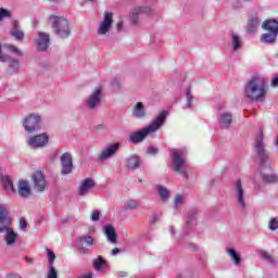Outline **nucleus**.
<instances>
[{
  "mask_svg": "<svg viewBox=\"0 0 278 278\" xmlns=\"http://www.w3.org/2000/svg\"><path fill=\"white\" fill-rule=\"evenodd\" d=\"M266 80L262 76H253L244 86V97L249 101L264 103L266 101Z\"/></svg>",
  "mask_w": 278,
  "mask_h": 278,
  "instance_id": "obj_1",
  "label": "nucleus"
},
{
  "mask_svg": "<svg viewBox=\"0 0 278 278\" xmlns=\"http://www.w3.org/2000/svg\"><path fill=\"white\" fill-rule=\"evenodd\" d=\"M166 116H168V111H162L159 114V116L154 121H152V123L148 127L137 132L130 134L129 141L132 142L134 144L142 142V140H144V138H147L149 134L157 131V129H160V127H162L164 123H166Z\"/></svg>",
  "mask_w": 278,
  "mask_h": 278,
  "instance_id": "obj_2",
  "label": "nucleus"
},
{
  "mask_svg": "<svg viewBox=\"0 0 278 278\" xmlns=\"http://www.w3.org/2000/svg\"><path fill=\"white\" fill-rule=\"evenodd\" d=\"M49 23L54 34L60 38H68L71 36V26L68 25V20L64 16L50 15Z\"/></svg>",
  "mask_w": 278,
  "mask_h": 278,
  "instance_id": "obj_3",
  "label": "nucleus"
},
{
  "mask_svg": "<svg viewBox=\"0 0 278 278\" xmlns=\"http://www.w3.org/2000/svg\"><path fill=\"white\" fill-rule=\"evenodd\" d=\"M263 29L265 33L261 36V42H264L265 45H270L273 42H276L277 36H278V22L277 20H267L263 23Z\"/></svg>",
  "mask_w": 278,
  "mask_h": 278,
  "instance_id": "obj_4",
  "label": "nucleus"
},
{
  "mask_svg": "<svg viewBox=\"0 0 278 278\" xmlns=\"http://www.w3.org/2000/svg\"><path fill=\"white\" fill-rule=\"evenodd\" d=\"M254 149L257 153L262 166H270V159L266 153V143L264 142V132L261 130L254 139Z\"/></svg>",
  "mask_w": 278,
  "mask_h": 278,
  "instance_id": "obj_5",
  "label": "nucleus"
},
{
  "mask_svg": "<svg viewBox=\"0 0 278 278\" xmlns=\"http://www.w3.org/2000/svg\"><path fill=\"white\" fill-rule=\"evenodd\" d=\"M42 125V115L38 113H30L24 117L23 127L27 134H36L40 131Z\"/></svg>",
  "mask_w": 278,
  "mask_h": 278,
  "instance_id": "obj_6",
  "label": "nucleus"
},
{
  "mask_svg": "<svg viewBox=\"0 0 278 278\" xmlns=\"http://www.w3.org/2000/svg\"><path fill=\"white\" fill-rule=\"evenodd\" d=\"M103 101V86L96 87L85 101V106L92 112L101 106Z\"/></svg>",
  "mask_w": 278,
  "mask_h": 278,
  "instance_id": "obj_7",
  "label": "nucleus"
},
{
  "mask_svg": "<svg viewBox=\"0 0 278 278\" xmlns=\"http://www.w3.org/2000/svg\"><path fill=\"white\" fill-rule=\"evenodd\" d=\"M172 162L176 173L188 177V173L186 172V155L182 150H174L172 152Z\"/></svg>",
  "mask_w": 278,
  "mask_h": 278,
  "instance_id": "obj_8",
  "label": "nucleus"
},
{
  "mask_svg": "<svg viewBox=\"0 0 278 278\" xmlns=\"http://www.w3.org/2000/svg\"><path fill=\"white\" fill-rule=\"evenodd\" d=\"M114 24V13L105 11L102 21L97 29L98 36H110L112 25Z\"/></svg>",
  "mask_w": 278,
  "mask_h": 278,
  "instance_id": "obj_9",
  "label": "nucleus"
},
{
  "mask_svg": "<svg viewBox=\"0 0 278 278\" xmlns=\"http://www.w3.org/2000/svg\"><path fill=\"white\" fill-rule=\"evenodd\" d=\"M26 144L30 149H45V147L49 144V135L47 132H42L30 136L26 139Z\"/></svg>",
  "mask_w": 278,
  "mask_h": 278,
  "instance_id": "obj_10",
  "label": "nucleus"
},
{
  "mask_svg": "<svg viewBox=\"0 0 278 278\" xmlns=\"http://www.w3.org/2000/svg\"><path fill=\"white\" fill-rule=\"evenodd\" d=\"M0 62L8 63L7 73H9V75H16V73L21 71V62L18 61V59H15L12 56H3V54H1V45H0Z\"/></svg>",
  "mask_w": 278,
  "mask_h": 278,
  "instance_id": "obj_11",
  "label": "nucleus"
},
{
  "mask_svg": "<svg viewBox=\"0 0 278 278\" xmlns=\"http://www.w3.org/2000/svg\"><path fill=\"white\" fill-rule=\"evenodd\" d=\"M121 142H115L106 146L101 153L98 155L99 162H105V160H110V157H114L116 153H118V149H121Z\"/></svg>",
  "mask_w": 278,
  "mask_h": 278,
  "instance_id": "obj_12",
  "label": "nucleus"
},
{
  "mask_svg": "<svg viewBox=\"0 0 278 278\" xmlns=\"http://www.w3.org/2000/svg\"><path fill=\"white\" fill-rule=\"evenodd\" d=\"M33 188L37 192H45L47 190V178L42 172L38 170L31 175Z\"/></svg>",
  "mask_w": 278,
  "mask_h": 278,
  "instance_id": "obj_13",
  "label": "nucleus"
},
{
  "mask_svg": "<svg viewBox=\"0 0 278 278\" xmlns=\"http://www.w3.org/2000/svg\"><path fill=\"white\" fill-rule=\"evenodd\" d=\"M94 239L91 236H81L77 239V248L83 255H88L90 253V249L88 247H93Z\"/></svg>",
  "mask_w": 278,
  "mask_h": 278,
  "instance_id": "obj_14",
  "label": "nucleus"
},
{
  "mask_svg": "<svg viewBox=\"0 0 278 278\" xmlns=\"http://www.w3.org/2000/svg\"><path fill=\"white\" fill-rule=\"evenodd\" d=\"M235 197L238 205L241 210L247 208V200H244V187H242V180L238 179L235 181Z\"/></svg>",
  "mask_w": 278,
  "mask_h": 278,
  "instance_id": "obj_15",
  "label": "nucleus"
},
{
  "mask_svg": "<svg viewBox=\"0 0 278 278\" xmlns=\"http://www.w3.org/2000/svg\"><path fill=\"white\" fill-rule=\"evenodd\" d=\"M12 225V217L8 212V207L3 204L0 205V233H3Z\"/></svg>",
  "mask_w": 278,
  "mask_h": 278,
  "instance_id": "obj_16",
  "label": "nucleus"
},
{
  "mask_svg": "<svg viewBox=\"0 0 278 278\" xmlns=\"http://www.w3.org/2000/svg\"><path fill=\"white\" fill-rule=\"evenodd\" d=\"M73 173V155L65 152L61 155V174L71 175Z\"/></svg>",
  "mask_w": 278,
  "mask_h": 278,
  "instance_id": "obj_17",
  "label": "nucleus"
},
{
  "mask_svg": "<svg viewBox=\"0 0 278 278\" xmlns=\"http://www.w3.org/2000/svg\"><path fill=\"white\" fill-rule=\"evenodd\" d=\"M51 39L47 33H38V38L35 39L36 47L38 51H47Z\"/></svg>",
  "mask_w": 278,
  "mask_h": 278,
  "instance_id": "obj_18",
  "label": "nucleus"
},
{
  "mask_svg": "<svg viewBox=\"0 0 278 278\" xmlns=\"http://www.w3.org/2000/svg\"><path fill=\"white\" fill-rule=\"evenodd\" d=\"M17 193L22 199L31 197V186H29V181L20 180L17 185Z\"/></svg>",
  "mask_w": 278,
  "mask_h": 278,
  "instance_id": "obj_19",
  "label": "nucleus"
},
{
  "mask_svg": "<svg viewBox=\"0 0 278 278\" xmlns=\"http://www.w3.org/2000/svg\"><path fill=\"white\" fill-rule=\"evenodd\" d=\"M3 233L7 247H14L16 244V240H18V233L10 226L3 231Z\"/></svg>",
  "mask_w": 278,
  "mask_h": 278,
  "instance_id": "obj_20",
  "label": "nucleus"
},
{
  "mask_svg": "<svg viewBox=\"0 0 278 278\" xmlns=\"http://www.w3.org/2000/svg\"><path fill=\"white\" fill-rule=\"evenodd\" d=\"M151 9L149 7H137L130 12V21L132 25H138V16L140 14H149Z\"/></svg>",
  "mask_w": 278,
  "mask_h": 278,
  "instance_id": "obj_21",
  "label": "nucleus"
},
{
  "mask_svg": "<svg viewBox=\"0 0 278 278\" xmlns=\"http://www.w3.org/2000/svg\"><path fill=\"white\" fill-rule=\"evenodd\" d=\"M94 186V180H92L91 178H86L85 180H83L78 189L79 197H86V194H88V192H90V190H92Z\"/></svg>",
  "mask_w": 278,
  "mask_h": 278,
  "instance_id": "obj_22",
  "label": "nucleus"
},
{
  "mask_svg": "<svg viewBox=\"0 0 278 278\" xmlns=\"http://www.w3.org/2000/svg\"><path fill=\"white\" fill-rule=\"evenodd\" d=\"M10 34L18 42H23V40L25 38V33L21 29V25L16 21L12 22V27H11Z\"/></svg>",
  "mask_w": 278,
  "mask_h": 278,
  "instance_id": "obj_23",
  "label": "nucleus"
},
{
  "mask_svg": "<svg viewBox=\"0 0 278 278\" xmlns=\"http://www.w3.org/2000/svg\"><path fill=\"white\" fill-rule=\"evenodd\" d=\"M131 114L134 118H144L147 116V109L144 108V103L137 102L131 110Z\"/></svg>",
  "mask_w": 278,
  "mask_h": 278,
  "instance_id": "obj_24",
  "label": "nucleus"
},
{
  "mask_svg": "<svg viewBox=\"0 0 278 278\" xmlns=\"http://www.w3.org/2000/svg\"><path fill=\"white\" fill-rule=\"evenodd\" d=\"M233 121V115L229 112L223 113L219 118V125L222 129H229Z\"/></svg>",
  "mask_w": 278,
  "mask_h": 278,
  "instance_id": "obj_25",
  "label": "nucleus"
},
{
  "mask_svg": "<svg viewBox=\"0 0 278 278\" xmlns=\"http://www.w3.org/2000/svg\"><path fill=\"white\" fill-rule=\"evenodd\" d=\"M125 167L136 170L140 168V157L138 155H130L125 161Z\"/></svg>",
  "mask_w": 278,
  "mask_h": 278,
  "instance_id": "obj_26",
  "label": "nucleus"
},
{
  "mask_svg": "<svg viewBox=\"0 0 278 278\" xmlns=\"http://www.w3.org/2000/svg\"><path fill=\"white\" fill-rule=\"evenodd\" d=\"M0 179L4 190H8L10 192H16V189H14V182L12 181V177H10L9 175H1Z\"/></svg>",
  "mask_w": 278,
  "mask_h": 278,
  "instance_id": "obj_27",
  "label": "nucleus"
},
{
  "mask_svg": "<svg viewBox=\"0 0 278 278\" xmlns=\"http://www.w3.org/2000/svg\"><path fill=\"white\" fill-rule=\"evenodd\" d=\"M226 253L229 255L235 266H240L242 264V257H240V254L238 253V251H236V249H227Z\"/></svg>",
  "mask_w": 278,
  "mask_h": 278,
  "instance_id": "obj_28",
  "label": "nucleus"
},
{
  "mask_svg": "<svg viewBox=\"0 0 278 278\" xmlns=\"http://www.w3.org/2000/svg\"><path fill=\"white\" fill-rule=\"evenodd\" d=\"M230 40L233 51H240L242 49V37L236 33H231Z\"/></svg>",
  "mask_w": 278,
  "mask_h": 278,
  "instance_id": "obj_29",
  "label": "nucleus"
},
{
  "mask_svg": "<svg viewBox=\"0 0 278 278\" xmlns=\"http://www.w3.org/2000/svg\"><path fill=\"white\" fill-rule=\"evenodd\" d=\"M104 233L109 242H112V244H116V229H114V227L110 225L104 226Z\"/></svg>",
  "mask_w": 278,
  "mask_h": 278,
  "instance_id": "obj_30",
  "label": "nucleus"
},
{
  "mask_svg": "<svg viewBox=\"0 0 278 278\" xmlns=\"http://www.w3.org/2000/svg\"><path fill=\"white\" fill-rule=\"evenodd\" d=\"M260 23H262L260 17H252L248 23V31L250 34H255V31H257V27H260Z\"/></svg>",
  "mask_w": 278,
  "mask_h": 278,
  "instance_id": "obj_31",
  "label": "nucleus"
},
{
  "mask_svg": "<svg viewBox=\"0 0 278 278\" xmlns=\"http://www.w3.org/2000/svg\"><path fill=\"white\" fill-rule=\"evenodd\" d=\"M262 179L265 184H278V175L277 174H261Z\"/></svg>",
  "mask_w": 278,
  "mask_h": 278,
  "instance_id": "obj_32",
  "label": "nucleus"
},
{
  "mask_svg": "<svg viewBox=\"0 0 278 278\" xmlns=\"http://www.w3.org/2000/svg\"><path fill=\"white\" fill-rule=\"evenodd\" d=\"M257 253L262 257V260H265V262H267V264H276L277 261L275 260V257H273V255H270V253L264 250H258Z\"/></svg>",
  "mask_w": 278,
  "mask_h": 278,
  "instance_id": "obj_33",
  "label": "nucleus"
},
{
  "mask_svg": "<svg viewBox=\"0 0 278 278\" xmlns=\"http://www.w3.org/2000/svg\"><path fill=\"white\" fill-rule=\"evenodd\" d=\"M105 266H108V261H105L103 256H98L93 260V267L96 270H101V268H105Z\"/></svg>",
  "mask_w": 278,
  "mask_h": 278,
  "instance_id": "obj_34",
  "label": "nucleus"
},
{
  "mask_svg": "<svg viewBox=\"0 0 278 278\" xmlns=\"http://www.w3.org/2000/svg\"><path fill=\"white\" fill-rule=\"evenodd\" d=\"M5 18H12V12L7 9L0 8V23H3Z\"/></svg>",
  "mask_w": 278,
  "mask_h": 278,
  "instance_id": "obj_35",
  "label": "nucleus"
},
{
  "mask_svg": "<svg viewBox=\"0 0 278 278\" xmlns=\"http://www.w3.org/2000/svg\"><path fill=\"white\" fill-rule=\"evenodd\" d=\"M126 210H138V201L136 200H127L125 203H124Z\"/></svg>",
  "mask_w": 278,
  "mask_h": 278,
  "instance_id": "obj_36",
  "label": "nucleus"
},
{
  "mask_svg": "<svg viewBox=\"0 0 278 278\" xmlns=\"http://www.w3.org/2000/svg\"><path fill=\"white\" fill-rule=\"evenodd\" d=\"M47 278H58V269L53 265H49L47 271Z\"/></svg>",
  "mask_w": 278,
  "mask_h": 278,
  "instance_id": "obj_37",
  "label": "nucleus"
},
{
  "mask_svg": "<svg viewBox=\"0 0 278 278\" xmlns=\"http://www.w3.org/2000/svg\"><path fill=\"white\" fill-rule=\"evenodd\" d=\"M46 251H47L49 266H53V262H55V253L50 249H47Z\"/></svg>",
  "mask_w": 278,
  "mask_h": 278,
  "instance_id": "obj_38",
  "label": "nucleus"
},
{
  "mask_svg": "<svg viewBox=\"0 0 278 278\" xmlns=\"http://www.w3.org/2000/svg\"><path fill=\"white\" fill-rule=\"evenodd\" d=\"M111 86H112L114 92H118V90H121V80L118 78H114L111 81Z\"/></svg>",
  "mask_w": 278,
  "mask_h": 278,
  "instance_id": "obj_39",
  "label": "nucleus"
},
{
  "mask_svg": "<svg viewBox=\"0 0 278 278\" xmlns=\"http://www.w3.org/2000/svg\"><path fill=\"white\" fill-rule=\"evenodd\" d=\"M159 194H160L161 199H163V201H166V199H168V189H166L164 187H160Z\"/></svg>",
  "mask_w": 278,
  "mask_h": 278,
  "instance_id": "obj_40",
  "label": "nucleus"
},
{
  "mask_svg": "<svg viewBox=\"0 0 278 278\" xmlns=\"http://www.w3.org/2000/svg\"><path fill=\"white\" fill-rule=\"evenodd\" d=\"M7 48L9 49V51L14 53L15 55H18V56L23 55V52L16 46L8 45Z\"/></svg>",
  "mask_w": 278,
  "mask_h": 278,
  "instance_id": "obj_41",
  "label": "nucleus"
},
{
  "mask_svg": "<svg viewBox=\"0 0 278 278\" xmlns=\"http://www.w3.org/2000/svg\"><path fill=\"white\" fill-rule=\"evenodd\" d=\"M268 227H269L270 231H277V229H278V219L277 218H271L269 220Z\"/></svg>",
  "mask_w": 278,
  "mask_h": 278,
  "instance_id": "obj_42",
  "label": "nucleus"
},
{
  "mask_svg": "<svg viewBox=\"0 0 278 278\" xmlns=\"http://www.w3.org/2000/svg\"><path fill=\"white\" fill-rule=\"evenodd\" d=\"M186 97H187V108L192 106V89H187L186 91Z\"/></svg>",
  "mask_w": 278,
  "mask_h": 278,
  "instance_id": "obj_43",
  "label": "nucleus"
},
{
  "mask_svg": "<svg viewBox=\"0 0 278 278\" xmlns=\"http://www.w3.org/2000/svg\"><path fill=\"white\" fill-rule=\"evenodd\" d=\"M149 223L150 225H155V223H160V215H157V213H152Z\"/></svg>",
  "mask_w": 278,
  "mask_h": 278,
  "instance_id": "obj_44",
  "label": "nucleus"
},
{
  "mask_svg": "<svg viewBox=\"0 0 278 278\" xmlns=\"http://www.w3.org/2000/svg\"><path fill=\"white\" fill-rule=\"evenodd\" d=\"M99 218H101V212L93 211L91 214V220L97 222V220H99Z\"/></svg>",
  "mask_w": 278,
  "mask_h": 278,
  "instance_id": "obj_45",
  "label": "nucleus"
},
{
  "mask_svg": "<svg viewBox=\"0 0 278 278\" xmlns=\"http://www.w3.org/2000/svg\"><path fill=\"white\" fill-rule=\"evenodd\" d=\"M181 203H184V198L181 195H176V198H175V205H176V207L178 205H181Z\"/></svg>",
  "mask_w": 278,
  "mask_h": 278,
  "instance_id": "obj_46",
  "label": "nucleus"
},
{
  "mask_svg": "<svg viewBox=\"0 0 278 278\" xmlns=\"http://www.w3.org/2000/svg\"><path fill=\"white\" fill-rule=\"evenodd\" d=\"M20 228L27 229V220L25 218L20 219Z\"/></svg>",
  "mask_w": 278,
  "mask_h": 278,
  "instance_id": "obj_47",
  "label": "nucleus"
},
{
  "mask_svg": "<svg viewBox=\"0 0 278 278\" xmlns=\"http://www.w3.org/2000/svg\"><path fill=\"white\" fill-rule=\"evenodd\" d=\"M148 153H149L150 155H157V148H155V147L149 148V149H148Z\"/></svg>",
  "mask_w": 278,
  "mask_h": 278,
  "instance_id": "obj_48",
  "label": "nucleus"
},
{
  "mask_svg": "<svg viewBox=\"0 0 278 278\" xmlns=\"http://www.w3.org/2000/svg\"><path fill=\"white\" fill-rule=\"evenodd\" d=\"M271 86H273V88H277V86H278V75H276V76L271 79Z\"/></svg>",
  "mask_w": 278,
  "mask_h": 278,
  "instance_id": "obj_49",
  "label": "nucleus"
},
{
  "mask_svg": "<svg viewBox=\"0 0 278 278\" xmlns=\"http://www.w3.org/2000/svg\"><path fill=\"white\" fill-rule=\"evenodd\" d=\"M121 253V249L114 248L111 252V255H118Z\"/></svg>",
  "mask_w": 278,
  "mask_h": 278,
  "instance_id": "obj_50",
  "label": "nucleus"
},
{
  "mask_svg": "<svg viewBox=\"0 0 278 278\" xmlns=\"http://www.w3.org/2000/svg\"><path fill=\"white\" fill-rule=\"evenodd\" d=\"M116 27H117V31H122L123 30V22H118Z\"/></svg>",
  "mask_w": 278,
  "mask_h": 278,
  "instance_id": "obj_51",
  "label": "nucleus"
},
{
  "mask_svg": "<svg viewBox=\"0 0 278 278\" xmlns=\"http://www.w3.org/2000/svg\"><path fill=\"white\" fill-rule=\"evenodd\" d=\"M25 260H26L27 264H34V258L26 256Z\"/></svg>",
  "mask_w": 278,
  "mask_h": 278,
  "instance_id": "obj_52",
  "label": "nucleus"
},
{
  "mask_svg": "<svg viewBox=\"0 0 278 278\" xmlns=\"http://www.w3.org/2000/svg\"><path fill=\"white\" fill-rule=\"evenodd\" d=\"M78 278H92V273L86 274V275L80 276Z\"/></svg>",
  "mask_w": 278,
  "mask_h": 278,
  "instance_id": "obj_53",
  "label": "nucleus"
},
{
  "mask_svg": "<svg viewBox=\"0 0 278 278\" xmlns=\"http://www.w3.org/2000/svg\"><path fill=\"white\" fill-rule=\"evenodd\" d=\"M233 8H242V3H240V1H237L233 3Z\"/></svg>",
  "mask_w": 278,
  "mask_h": 278,
  "instance_id": "obj_54",
  "label": "nucleus"
},
{
  "mask_svg": "<svg viewBox=\"0 0 278 278\" xmlns=\"http://www.w3.org/2000/svg\"><path fill=\"white\" fill-rule=\"evenodd\" d=\"M118 276H119V277H127V271H119V273H118Z\"/></svg>",
  "mask_w": 278,
  "mask_h": 278,
  "instance_id": "obj_55",
  "label": "nucleus"
},
{
  "mask_svg": "<svg viewBox=\"0 0 278 278\" xmlns=\"http://www.w3.org/2000/svg\"><path fill=\"white\" fill-rule=\"evenodd\" d=\"M197 214V211H191L190 213H189V216H194Z\"/></svg>",
  "mask_w": 278,
  "mask_h": 278,
  "instance_id": "obj_56",
  "label": "nucleus"
},
{
  "mask_svg": "<svg viewBox=\"0 0 278 278\" xmlns=\"http://www.w3.org/2000/svg\"><path fill=\"white\" fill-rule=\"evenodd\" d=\"M172 233H175V228L173 226L169 227Z\"/></svg>",
  "mask_w": 278,
  "mask_h": 278,
  "instance_id": "obj_57",
  "label": "nucleus"
},
{
  "mask_svg": "<svg viewBox=\"0 0 278 278\" xmlns=\"http://www.w3.org/2000/svg\"><path fill=\"white\" fill-rule=\"evenodd\" d=\"M49 1H51L52 3H55V2H58V0H49Z\"/></svg>",
  "mask_w": 278,
  "mask_h": 278,
  "instance_id": "obj_58",
  "label": "nucleus"
}]
</instances>
